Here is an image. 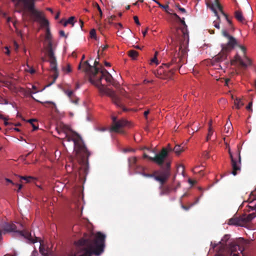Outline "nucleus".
<instances>
[{
	"instance_id": "obj_1",
	"label": "nucleus",
	"mask_w": 256,
	"mask_h": 256,
	"mask_svg": "<svg viewBox=\"0 0 256 256\" xmlns=\"http://www.w3.org/2000/svg\"><path fill=\"white\" fill-rule=\"evenodd\" d=\"M16 12L18 13L29 12L34 18V20L40 22L43 27L48 28L49 22L42 16V12L36 8V0H11Z\"/></svg>"
},
{
	"instance_id": "obj_2",
	"label": "nucleus",
	"mask_w": 256,
	"mask_h": 256,
	"mask_svg": "<svg viewBox=\"0 0 256 256\" xmlns=\"http://www.w3.org/2000/svg\"><path fill=\"white\" fill-rule=\"evenodd\" d=\"M225 256H240L238 251L242 253L244 239L240 238L236 239H230V236L225 234Z\"/></svg>"
},
{
	"instance_id": "obj_3",
	"label": "nucleus",
	"mask_w": 256,
	"mask_h": 256,
	"mask_svg": "<svg viewBox=\"0 0 256 256\" xmlns=\"http://www.w3.org/2000/svg\"><path fill=\"white\" fill-rule=\"evenodd\" d=\"M66 138L68 142L72 141L74 142V151L77 158L82 162L86 161L90 153L87 150L81 138L78 136L77 138H72L67 136Z\"/></svg>"
},
{
	"instance_id": "obj_4",
	"label": "nucleus",
	"mask_w": 256,
	"mask_h": 256,
	"mask_svg": "<svg viewBox=\"0 0 256 256\" xmlns=\"http://www.w3.org/2000/svg\"><path fill=\"white\" fill-rule=\"evenodd\" d=\"M3 234L8 232H15L20 236L24 237L27 240V242L30 244H34L36 242L38 238L32 236L31 232L24 230H16V226L12 222H5L2 226Z\"/></svg>"
},
{
	"instance_id": "obj_5",
	"label": "nucleus",
	"mask_w": 256,
	"mask_h": 256,
	"mask_svg": "<svg viewBox=\"0 0 256 256\" xmlns=\"http://www.w3.org/2000/svg\"><path fill=\"white\" fill-rule=\"evenodd\" d=\"M181 41V40H180ZM180 52L175 53L174 55L172 58L170 62L164 64V66L169 67L173 66L172 69L174 70L180 69L183 64L186 58V50L184 42H180V46L179 48Z\"/></svg>"
},
{
	"instance_id": "obj_6",
	"label": "nucleus",
	"mask_w": 256,
	"mask_h": 256,
	"mask_svg": "<svg viewBox=\"0 0 256 256\" xmlns=\"http://www.w3.org/2000/svg\"><path fill=\"white\" fill-rule=\"evenodd\" d=\"M157 176L164 178V182H158L160 184L159 189L160 190V196L168 195L172 192L176 190V188H173L172 184L164 186L170 178V173L168 170L163 172L160 171V173L157 174Z\"/></svg>"
},
{
	"instance_id": "obj_7",
	"label": "nucleus",
	"mask_w": 256,
	"mask_h": 256,
	"mask_svg": "<svg viewBox=\"0 0 256 256\" xmlns=\"http://www.w3.org/2000/svg\"><path fill=\"white\" fill-rule=\"evenodd\" d=\"M100 92L106 94L107 96L111 98L112 102L118 107L122 108L124 111H126V109L124 108L121 102L120 98L118 96L115 92L110 88H106L104 85L100 82V80L96 84V86Z\"/></svg>"
},
{
	"instance_id": "obj_8",
	"label": "nucleus",
	"mask_w": 256,
	"mask_h": 256,
	"mask_svg": "<svg viewBox=\"0 0 256 256\" xmlns=\"http://www.w3.org/2000/svg\"><path fill=\"white\" fill-rule=\"evenodd\" d=\"M47 54L50 58L51 70L54 72L53 76L54 81V82L58 76V72L57 68L56 58L52 50V44L51 42H50L48 45Z\"/></svg>"
},
{
	"instance_id": "obj_9",
	"label": "nucleus",
	"mask_w": 256,
	"mask_h": 256,
	"mask_svg": "<svg viewBox=\"0 0 256 256\" xmlns=\"http://www.w3.org/2000/svg\"><path fill=\"white\" fill-rule=\"evenodd\" d=\"M100 76L98 78H97L96 76L94 78L90 77V82L92 84L96 86V84L98 83L99 80L100 82L102 83V78H104L105 80L108 83L111 84L114 86H116L117 84L114 82V80L112 76L107 70H106L105 68H102L100 70Z\"/></svg>"
},
{
	"instance_id": "obj_10",
	"label": "nucleus",
	"mask_w": 256,
	"mask_h": 256,
	"mask_svg": "<svg viewBox=\"0 0 256 256\" xmlns=\"http://www.w3.org/2000/svg\"><path fill=\"white\" fill-rule=\"evenodd\" d=\"M112 125L110 128V132H114L124 134V132L122 128L129 125V122L124 119L117 120L114 116H112Z\"/></svg>"
},
{
	"instance_id": "obj_11",
	"label": "nucleus",
	"mask_w": 256,
	"mask_h": 256,
	"mask_svg": "<svg viewBox=\"0 0 256 256\" xmlns=\"http://www.w3.org/2000/svg\"><path fill=\"white\" fill-rule=\"evenodd\" d=\"M238 46L240 48L244 54V60H243L240 56L236 54L234 56V60H231L232 64H234L235 62H238L241 67L244 69H246L248 66L252 65L251 60L246 56V48L244 46Z\"/></svg>"
},
{
	"instance_id": "obj_12",
	"label": "nucleus",
	"mask_w": 256,
	"mask_h": 256,
	"mask_svg": "<svg viewBox=\"0 0 256 256\" xmlns=\"http://www.w3.org/2000/svg\"><path fill=\"white\" fill-rule=\"evenodd\" d=\"M133 170L136 173L141 174L144 177L152 178L157 182H164V178H161L157 176V174H158L160 171H154L152 174H147L145 172L146 168L138 164H137Z\"/></svg>"
},
{
	"instance_id": "obj_13",
	"label": "nucleus",
	"mask_w": 256,
	"mask_h": 256,
	"mask_svg": "<svg viewBox=\"0 0 256 256\" xmlns=\"http://www.w3.org/2000/svg\"><path fill=\"white\" fill-rule=\"evenodd\" d=\"M206 4L212 12H214L216 16H217L218 20L220 18L218 16V10L222 14L224 15V11L222 6L220 4L219 0H206Z\"/></svg>"
},
{
	"instance_id": "obj_14",
	"label": "nucleus",
	"mask_w": 256,
	"mask_h": 256,
	"mask_svg": "<svg viewBox=\"0 0 256 256\" xmlns=\"http://www.w3.org/2000/svg\"><path fill=\"white\" fill-rule=\"evenodd\" d=\"M225 38L226 42L225 44V52L233 50L236 46H238L237 40L225 30Z\"/></svg>"
},
{
	"instance_id": "obj_15",
	"label": "nucleus",
	"mask_w": 256,
	"mask_h": 256,
	"mask_svg": "<svg viewBox=\"0 0 256 256\" xmlns=\"http://www.w3.org/2000/svg\"><path fill=\"white\" fill-rule=\"evenodd\" d=\"M168 156V150L166 148H162V150L156 154L153 158H150V160L154 162L160 166H162L166 158Z\"/></svg>"
},
{
	"instance_id": "obj_16",
	"label": "nucleus",
	"mask_w": 256,
	"mask_h": 256,
	"mask_svg": "<svg viewBox=\"0 0 256 256\" xmlns=\"http://www.w3.org/2000/svg\"><path fill=\"white\" fill-rule=\"evenodd\" d=\"M228 225H232L236 226H245V221L242 218V216H234L229 219L228 222Z\"/></svg>"
},
{
	"instance_id": "obj_17",
	"label": "nucleus",
	"mask_w": 256,
	"mask_h": 256,
	"mask_svg": "<svg viewBox=\"0 0 256 256\" xmlns=\"http://www.w3.org/2000/svg\"><path fill=\"white\" fill-rule=\"evenodd\" d=\"M212 248L216 252L215 256H224V245L221 242L219 244L211 242Z\"/></svg>"
},
{
	"instance_id": "obj_18",
	"label": "nucleus",
	"mask_w": 256,
	"mask_h": 256,
	"mask_svg": "<svg viewBox=\"0 0 256 256\" xmlns=\"http://www.w3.org/2000/svg\"><path fill=\"white\" fill-rule=\"evenodd\" d=\"M228 148V152L230 154V158H231V161H232V173L234 175L236 176L237 174V171L240 170V167L238 164L236 162L233 158L232 154L230 152V149L229 148V146L228 145L227 143L225 142V148Z\"/></svg>"
},
{
	"instance_id": "obj_19",
	"label": "nucleus",
	"mask_w": 256,
	"mask_h": 256,
	"mask_svg": "<svg viewBox=\"0 0 256 256\" xmlns=\"http://www.w3.org/2000/svg\"><path fill=\"white\" fill-rule=\"evenodd\" d=\"M64 92L65 94L68 97L72 102L76 104H78L79 99L76 96L72 90H65Z\"/></svg>"
},
{
	"instance_id": "obj_20",
	"label": "nucleus",
	"mask_w": 256,
	"mask_h": 256,
	"mask_svg": "<svg viewBox=\"0 0 256 256\" xmlns=\"http://www.w3.org/2000/svg\"><path fill=\"white\" fill-rule=\"evenodd\" d=\"M92 74L94 77H96L97 75V74L100 72V70L104 68L100 64L98 61H97L96 60H95L94 62V66H92Z\"/></svg>"
},
{
	"instance_id": "obj_21",
	"label": "nucleus",
	"mask_w": 256,
	"mask_h": 256,
	"mask_svg": "<svg viewBox=\"0 0 256 256\" xmlns=\"http://www.w3.org/2000/svg\"><path fill=\"white\" fill-rule=\"evenodd\" d=\"M82 68V70L86 72L89 76V80L90 81V78H94V76L92 74V70H89V68H87L86 65H84V63L82 64V62H80L78 66V69L80 70Z\"/></svg>"
},
{
	"instance_id": "obj_22",
	"label": "nucleus",
	"mask_w": 256,
	"mask_h": 256,
	"mask_svg": "<svg viewBox=\"0 0 256 256\" xmlns=\"http://www.w3.org/2000/svg\"><path fill=\"white\" fill-rule=\"evenodd\" d=\"M234 17L239 22L242 24L246 22V20L244 17L242 12L240 10H236L234 12Z\"/></svg>"
},
{
	"instance_id": "obj_23",
	"label": "nucleus",
	"mask_w": 256,
	"mask_h": 256,
	"mask_svg": "<svg viewBox=\"0 0 256 256\" xmlns=\"http://www.w3.org/2000/svg\"><path fill=\"white\" fill-rule=\"evenodd\" d=\"M242 216V218H244V220L245 221L246 226L248 222H251L256 216V213L252 212L248 214H245Z\"/></svg>"
},
{
	"instance_id": "obj_24",
	"label": "nucleus",
	"mask_w": 256,
	"mask_h": 256,
	"mask_svg": "<svg viewBox=\"0 0 256 256\" xmlns=\"http://www.w3.org/2000/svg\"><path fill=\"white\" fill-rule=\"evenodd\" d=\"M222 52L218 54H217L215 58H214L213 61L216 63H218L223 61L224 57H223V50H224V45L222 44Z\"/></svg>"
},
{
	"instance_id": "obj_25",
	"label": "nucleus",
	"mask_w": 256,
	"mask_h": 256,
	"mask_svg": "<svg viewBox=\"0 0 256 256\" xmlns=\"http://www.w3.org/2000/svg\"><path fill=\"white\" fill-rule=\"evenodd\" d=\"M128 166L130 168L133 170L137 166V159L136 157H131L128 160Z\"/></svg>"
},
{
	"instance_id": "obj_26",
	"label": "nucleus",
	"mask_w": 256,
	"mask_h": 256,
	"mask_svg": "<svg viewBox=\"0 0 256 256\" xmlns=\"http://www.w3.org/2000/svg\"><path fill=\"white\" fill-rule=\"evenodd\" d=\"M37 242L39 241L40 242L39 238L37 237ZM40 254L44 256H50L48 254V249H46L44 247L42 244L41 242H40Z\"/></svg>"
},
{
	"instance_id": "obj_27",
	"label": "nucleus",
	"mask_w": 256,
	"mask_h": 256,
	"mask_svg": "<svg viewBox=\"0 0 256 256\" xmlns=\"http://www.w3.org/2000/svg\"><path fill=\"white\" fill-rule=\"evenodd\" d=\"M74 16H71L67 20L65 21L63 23V20H62L60 21V22L61 24H63L64 26H66L68 24H71L72 26L74 25Z\"/></svg>"
},
{
	"instance_id": "obj_28",
	"label": "nucleus",
	"mask_w": 256,
	"mask_h": 256,
	"mask_svg": "<svg viewBox=\"0 0 256 256\" xmlns=\"http://www.w3.org/2000/svg\"><path fill=\"white\" fill-rule=\"evenodd\" d=\"M208 133L206 138V140L208 142L209 140H210L211 136L213 134V130L212 128V122L210 121L208 122Z\"/></svg>"
},
{
	"instance_id": "obj_29",
	"label": "nucleus",
	"mask_w": 256,
	"mask_h": 256,
	"mask_svg": "<svg viewBox=\"0 0 256 256\" xmlns=\"http://www.w3.org/2000/svg\"><path fill=\"white\" fill-rule=\"evenodd\" d=\"M226 126H227L228 130L226 132H225V133H226L228 134H231L233 130V128L231 122L228 121L226 122V123L225 124V130L226 129Z\"/></svg>"
},
{
	"instance_id": "obj_30",
	"label": "nucleus",
	"mask_w": 256,
	"mask_h": 256,
	"mask_svg": "<svg viewBox=\"0 0 256 256\" xmlns=\"http://www.w3.org/2000/svg\"><path fill=\"white\" fill-rule=\"evenodd\" d=\"M173 151L177 154L179 155L182 152L184 151L183 148H182L180 145H176L173 148Z\"/></svg>"
},
{
	"instance_id": "obj_31",
	"label": "nucleus",
	"mask_w": 256,
	"mask_h": 256,
	"mask_svg": "<svg viewBox=\"0 0 256 256\" xmlns=\"http://www.w3.org/2000/svg\"><path fill=\"white\" fill-rule=\"evenodd\" d=\"M46 38L47 40L48 41V42H51L52 43V42H51V40L52 38V36L50 34L49 28H46ZM48 44L49 43H48Z\"/></svg>"
},
{
	"instance_id": "obj_32",
	"label": "nucleus",
	"mask_w": 256,
	"mask_h": 256,
	"mask_svg": "<svg viewBox=\"0 0 256 256\" xmlns=\"http://www.w3.org/2000/svg\"><path fill=\"white\" fill-rule=\"evenodd\" d=\"M154 0L156 4H157L158 5L160 8L164 10H165V12H168V10L169 8V6L168 4L163 5L156 0Z\"/></svg>"
},
{
	"instance_id": "obj_33",
	"label": "nucleus",
	"mask_w": 256,
	"mask_h": 256,
	"mask_svg": "<svg viewBox=\"0 0 256 256\" xmlns=\"http://www.w3.org/2000/svg\"><path fill=\"white\" fill-rule=\"evenodd\" d=\"M235 30V28L234 25H228L227 24L226 28H225V30L230 34L231 33L234 32Z\"/></svg>"
},
{
	"instance_id": "obj_34",
	"label": "nucleus",
	"mask_w": 256,
	"mask_h": 256,
	"mask_svg": "<svg viewBox=\"0 0 256 256\" xmlns=\"http://www.w3.org/2000/svg\"><path fill=\"white\" fill-rule=\"evenodd\" d=\"M128 56L132 59H136L138 56V52L134 50L128 51Z\"/></svg>"
},
{
	"instance_id": "obj_35",
	"label": "nucleus",
	"mask_w": 256,
	"mask_h": 256,
	"mask_svg": "<svg viewBox=\"0 0 256 256\" xmlns=\"http://www.w3.org/2000/svg\"><path fill=\"white\" fill-rule=\"evenodd\" d=\"M162 66L160 68V69L157 70L156 72H154L156 76L160 78H164V76L162 74Z\"/></svg>"
},
{
	"instance_id": "obj_36",
	"label": "nucleus",
	"mask_w": 256,
	"mask_h": 256,
	"mask_svg": "<svg viewBox=\"0 0 256 256\" xmlns=\"http://www.w3.org/2000/svg\"><path fill=\"white\" fill-rule=\"evenodd\" d=\"M166 170H168L170 173V163L168 162H167L166 163V167L165 168H162L160 170H156V171H161L163 172Z\"/></svg>"
},
{
	"instance_id": "obj_37",
	"label": "nucleus",
	"mask_w": 256,
	"mask_h": 256,
	"mask_svg": "<svg viewBox=\"0 0 256 256\" xmlns=\"http://www.w3.org/2000/svg\"><path fill=\"white\" fill-rule=\"evenodd\" d=\"M36 122V119H30L28 120V122L29 123H30L32 124V126L34 130H36L37 129H38V126H36L34 124V122Z\"/></svg>"
},
{
	"instance_id": "obj_38",
	"label": "nucleus",
	"mask_w": 256,
	"mask_h": 256,
	"mask_svg": "<svg viewBox=\"0 0 256 256\" xmlns=\"http://www.w3.org/2000/svg\"><path fill=\"white\" fill-rule=\"evenodd\" d=\"M181 32L182 34V38H184V40L186 39H188V34L186 30H184V28H182L181 30Z\"/></svg>"
},
{
	"instance_id": "obj_39",
	"label": "nucleus",
	"mask_w": 256,
	"mask_h": 256,
	"mask_svg": "<svg viewBox=\"0 0 256 256\" xmlns=\"http://www.w3.org/2000/svg\"><path fill=\"white\" fill-rule=\"evenodd\" d=\"M225 20L227 22L228 25H233L232 22V18L230 17L227 14H225Z\"/></svg>"
},
{
	"instance_id": "obj_40",
	"label": "nucleus",
	"mask_w": 256,
	"mask_h": 256,
	"mask_svg": "<svg viewBox=\"0 0 256 256\" xmlns=\"http://www.w3.org/2000/svg\"><path fill=\"white\" fill-rule=\"evenodd\" d=\"M158 54V52H155L154 58L151 60V62L156 63V64H158V60L157 59V57H156Z\"/></svg>"
},
{
	"instance_id": "obj_41",
	"label": "nucleus",
	"mask_w": 256,
	"mask_h": 256,
	"mask_svg": "<svg viewBox=\"0 0 256 256\" xmlns=\"http://www.w3.org/2000/svg\"><path fill=\"white\" fill-rule=\"evenodd\" d=\"M234 104L238 108H239L240 107V106L243 104L240 100H238L237 98L234 100Z\"/></svg>"
},
{
	"instance_id": "obj_42",
	"label": "nucleus",
	"mask_w": 256,
	"mask_h": 256,
	"mask_svg": "<svg viewBox=\"0 0 256 256\" xmlns=\"http://www.w3.org/2000/svg\"><path fill=\"white\" fill-rule=\"evenodd\" d=\"M21 180H25L27 182H30L34 178L32 176H21Z\"/></svg>"
},
{
	"instance_id": "obj_43",
	"label": "nucleus",
	"mask_w": 256,
	"mask_h": 256,
	"mask_svg": "<svg viewBox=\"0 0 256 256\" xmlns=\"http://www.w3.org/2000/svg\"><path fill=\"white\" fill-rule=\"evenodd\" d=\"M195 203L191 204L189 206H186L183 204L181 205V207L182 209H184L185 210H188L192 206H194Z\"/></svg>"
},
{
	"instance_id": "obj_44",
	"label": "nucleus",
	"mask_w": 256,
	"mask_h": 256,
	"mask_svg": "<svg viewBox=\"0 0 256 256\" xmlns=\"http://www.w3.org/2000/svg\"><path fill=\"white\" fill-rule=\"evenodd\" d=\"M90 37L92 38H96V30L94 29L91 30L90 31Z\"/></svg>"
},
{
	"instance_id": "obj_45",
	"label": "nucleus",
	"mask_w": 256,
	"mask_h": 256,
	"mask_svg": "<svg viewBox=\"0 0 256 256\" xmlns=\"http://www.w3.org/2000/svg\"><path fill=\"white\" fill-rule=\"evenodd\" d=\"M210 158L208 152L207 151H204L202 154V158L204 160L208 159Z\"/></svg>"
},
{
	"instance_id": "obj_46",
	"label": "nucleus",
	"mask_w": 256,
	"mask_h": 256,
	"mask_svg": "<svg viewBox=\"0 0 256 256\" xmlns=\"http://www.w3.org/2000/svg\"><path fill=\"white\" fill-rule=\"evenodd\" d=\"M28 68V69L27 70V71L28 72L31 74H34L35 73L36 70L34 68L29 66L28 64H27Z\"/></svg>"
},
{
	"instance_id": "obj_47",
	"label": "nucleus",
	"mask_w": 256,
	"mask_h": 256,
	"mask_svg": "<svg viewBox=\"0 0 256 256\" xmlns=\"http://www.w3.org/2000/svg\"><path fill=\"white\" fill-rule=\"evenodd\" d=\"M64 70H66L68 72H72V68L70 65L68 64L66 66V67L64 69Z\"/></svg>"
},
{
	"instance_id": "obj_48",
	"label": "nucleus",
	"mask_w": 256,
	"mask_h": 256,
	"mask_svg": "<svg viewBox=\"0 0 256 256\" xmlns=\"http://www.w3.org/2000/svg\"><path fill=\"white\" fill-rule=\"evenodd\" d=\"M84 65H86L87 68H89V70H92V66L90 65L88 60L84 62Z\"/></svg>"
},
{
	"instance_id": "obj_49",
	"label": "nucleus",
	"mask_w": 256,
	"mask_h": 256,
	"mask_svg": "<svg viewBox=\"0 0 256 256\" xmlns=\"http://www.w3.org/2000/svg\"><path fill=\"white\" fill-rule=\"evenodd\" d=\"M252 102H249L248 104L246 107V108L248 110L252 111Z\"/></svg>"
},
{
	"instance_id": "obj_50",
	"label": "nucleus",
	"mask_w": 256,
	"mask_h": 256,
	"mask_svg": "<svg viewBox=\"0 0 256 256\" xmlns=\"http://www.w3.org/2000/svg\"><path fill=\"white\" fill-rule=\"evenodd\" d=\"M214 26L215 28L219 29L220 28V22L218 20H214Z\"/></svg>"
},
{
	"instance_id": "obj_51",
	"label": "nucleus",
	"mask_w": 256,
	"mask_h": 256,
	"mask_svg": "<svg viewBox=\"0 0 256 256\" xmlns=\"http://www.w3.org/2000/svg\"><path fill=\"white\" fill-rule=\"evenodd\" d=\"M134 22L136 23V24L137 25L140 26V22H139L138 17L137 16H134Z\"/></svg>"
},
{
	"instance_id": "obj_52",
	"label": "nucleus",
	"mask_w": 256,
	"mask_h": 256,
	"mask_svg": "<svg viewBox=\"0 0 256 256\" xmlns=\"http://www.w3.org/2000/svg\"><path fill=\"white\" fill-rule=\"evenodd\" d=\"M4 49L6 50V51L4 52L5 53V54L8 56H9L10 54V51L8 49V47H7V46L4 47Z\"/></svg>"
},
{
	"instance_id": "obj_53",
	"label": "nucleus",
	"mask_w": 256,
	"mask_h": 256,
	"mask_svg": "<svg viewBox=\"0 0 256 256\" xmlns=\"http://www.w3.org/2000/svg\"><path fill=\"white\" fill-rule=\"evenodd\" d=\"M59 34H60V36L65 37V38L67 37V36L66 35L64 32L62 30H60L59 32Z\"/></svg>"
},
{
	"instance_id": "obj_54",
	"label": "nucleus",
	"mask_w": 256,
	"mask_h": 256,
	"mask_svg": "<svg viewBox=\"0 0 256 256\" xmlns=\"http://www.w3.org/2000/svg\"><path fill=\"white\" fill-rule=\"evenodd\" d=\"M177 7L178 8L179 10L182 12V13H185L186 12V10H185V8H181L180 5L178 4Z\"/></svg>"
},
{
	"instance_id": "obj_55",
	"label": "nucleus",
	"mask_w": 256,
	"mask_h": 256,
	"mask_svg": "<svg viewBox=\"0 0 256 256\" xmlns=\"http://www.w3.org/2000/svg\"><path fill=\"white\" fill-rule=\"evenodd\" d=\"M38 254L36 250H34L31 254L30 256H38Z\"/></svg>"
},
{
	"instance_id": "obj_56",
	"label": "nucleus",
	"mask_w": 256,
	"mask_h": 256,
	"mask_svg": "<svg viewBox=\"0 0 256 256\" xmlns=\"http://www.w3.org/2000/svg\"><path fill=\"white\" fill-rule=\"evenodd\" d=\"M214 64L216 66L215 68L218 69V70H222V66H221V65H220L219 64Z\"/></svg>"
},
{
	"instance_id": "obj_57",
	"label": "nucleus",
	"mask_w": 256,
	"mask_h": 256,
	"mask_svg": "<svg viewBox=\"0 0 256 256\" xmlns=\"http://www.w3.org/2000/svg\"><path fill=\"white\" fill-rule=\"evenodd\" d=\"M178 20L180 22L181 24H182L184 26H186H186H186V22H184V18H182V19L180 18V20Z\"/></svg>"
},
{
	"instance_id": "obj_58",
	"label": "nucleus",
	"mask_w": 256,
	"mask_h": 256,
	"mask_svg": "<svg viewBox=\"0 0 256 256\" xmlns=\"http://www.w3.org/2000/svg\"><path fill=\"white\" fill-rule=\"evenodd\" d=\"M230 81V80L228 78H225V91L226 90V87L228 86V84Z\"/></svg>"
},
{
	"instance_id": "obj_59",
	"label": "nucleus",
	"mask_w": 256,
	"mask_h": 256,
	"mask_svg": "<svg viewBox=\"0 0 256 256\" xmlns=\"http://www.w3.org/2000/svg\"><path fill=\"white\" fill-rule=\"evenodd\" d=\"M168 150V153L170 152L173 151V148L170 146V144H168V146L166 148Z\"/></svg>"
},
{
	"instance_id": "obj_60",
	"label": "nucleus",
	"mask_w": 256,
	"mask_h": 256,
	"mask_svg": "<svg viewBox=\"0 0 256 256\" xmlns=\"http://www.w3.org/2000/svg\"><path fill=\"white\" fill-rule=\"evenodd\" d=\"M188 182L190 184H191L192 185H194V184L196 183V182L194 181V180H193L191 179H189L188 180Z\"/></svg>"
},
{
	"instance_id": "obj_61",
	"label": "nucleus",
	"mask_w": 256,
	"mask_h": 256,
	"mask_svg": "<svg viewBox=\"0 0 256 256\" xmlns=\"http://www.w3.org/2000/svg\"><path fill=\"white\" fill-rule=\"evenodd\" d=\"M149 113H150L149 110H146L144 112V116L146 118H147L148 115V114Z\"/></svg>"
},
{
	"instance_id": "obj_62",
	"label": "nucleus",
	"mask_w": 256,
	"mask_h": 256,
	"mask_svg": "<svg viewBox=\"0 0 256 256\" xmlns=\"http://www.w3.org/2000/svg\"><path fill=\"white\" fill-rule=\"evenodd\" d=\"M214 78L216 79V80L218 81L220 80L222 82H223L222 80L224 79V78H218V76H215Z\"/></svg>"
},
{
	"instance_id": "obj_63",
	"label": "nucleus",
	"mask_w": 256,
	"mask_h": 256,
	"mask_svg": "<svg viewBox=\"0 0 256 256\" xmlns=\"http://www.w3.org/2000/svg\"><path fill=\"white\" fill-rule=\"evenodd\" d=\"M172 15L177 19V20H180V18L176 13H174Z\"/></svg>"
},
{
	"instance_id": "obj_64",
	"label": "nucleus",
	"mask_w": 256,
	"mask_h": 256,
	"mask_svg": "<svg viewBox=\"0 0 256 256\" xmlns=\"http://www.w3.org/2000/svg\"><path fill=\"white\" fill-rule=\"evenodd\" d=\"M14 46L16 50H18V44L16 42H14Z\"/></svg>"
}]
</instances>
